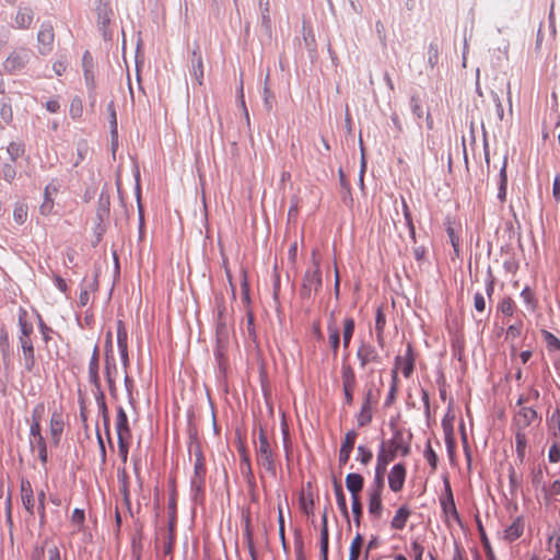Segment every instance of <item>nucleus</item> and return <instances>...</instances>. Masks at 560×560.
<instances>
[{"label":"nucleus","instance_id":"de8ad7c7","mask_svg":"<svg viewBox=\"0 0 560 560\" xmlns=\"http://www.w3.org/2000/svg\"><path fill=\"white\" fill-rule=\"evenodd\" d=\"M300 508L301 510L306 514L310 515L313 513L314 510V500L312 495H304L302 494L300 497Z\"/></svg>","mask_w":560,"mask_h":560},{"label":"nucleus","instance_id":"4d7b16f0","mask_svg":"<svg viewBox=\"0 0 560 560\" xmlns=\"http://www.w3.org/2000/svg\"><path fill=\"white\" fill-rule=\"evenodd\" d=\"M474 306L477 312L482 313L486 310V299L482 293L477 292L474 296Z\"/></svg>","mask_w":560,"mask_h":560},{"label":"nucleus","instance_id":"79ce46f5","mask_svg":"<svg viewBox=\"0 0 560 560\" xmlns=\"http://www.w3.org/2000/svg\"><path fill=\"white\" fill-rule=\"evenodd\" d=\"M506 186H508V176H506V167L505 164L500 171V185L498 191V198L501 202H504L506 199Z\"/></svg>","mask_w":560,"mask_h":560},{"label":"nucleus","instance_id":"37998d69","mask_svg":"<svg viewBox=\"0 0 560 560\" xmlns=\"http://www.w3.org/2000/svg\"><path fill=\"white\" fill-rule=\"evenodd\" d=\"M446 233L448 235L450 242L454 249L455 257H459V255H460V238H459V236L456 234L455 230L452 226L446 228Z\"/></svg>","mask_w":560,"mask_h":560},{"label":"nucleus","instance_id":"dca6fc26","mask_svg":"<svg viewBox=\"0 0 560 560\" xmlns=\"http://www.w3.org/2000/svg\"><path fill=\"white\" fill-rule=\"evenodd\" d=\"M19 341H20V346L22 349L21 359L24 363L25 370L27 372H31V371H33V369L35 366V352H34L33 342L31 339L25 340V338L19 339Z\"/></svg>","mask_w":560,"mask_h":560},{"label":"nucleus","instance_id":"5fc2aeb1","mask_svg":"<svg viewBox=\"0 0 560 560\" xmlns=\"http://www.w3.org/2000/svg\"><path fill=\"white\" fill-rule=\"evenodd\" d=\"M275 95L270 89L265 85L264 88V105L268 112L272 109Z\"/></svg>","mask_w":560,"mask_h":560},{"label":"nucleus","instance_id":"338daca9","mask_svg":"<svg viewBox=\"0 0 560 560\" xmlns=\"http://www.w3.org/2000/svg\"><path fill=\"white\" fill-rule=\"evenodd\" d=\"M48 560H62L60 550L57 546H51L47 550Z\"/></svg>","mask_w":560,"mask_h":560},{"label":"nucleus","instance_id":"13d9d810","mask_svg":"<svg viewBox=\"0 0 560 560\" xmlns=\"http://www.w3.org/2000/svg\"><path fill=\"white\" fill-rule=\"evenodd\" d=\"M523 329V323L520 322L517 324L510 325L506 330V336L513 339L521 336Z\"/></svg>","mask_w":560,"mask_h":560},{"label":"nucleus","instance_id":"473e14b6","mask_svg":"<svg viewBox=\"0 0 560 560\" xmlns=\"http://www.w3.org/2000/svg\"><path fill=\"white\" fill-rule=\"evenodd\" d=\"M7 152L12 162H16L25 154V145L22 141H11L7 147Z\"/></svg>","mask_w":560,"mask_h":560},{"label":"nucleus","instance_id":"680f3d73","mask_svg":"<svg viewBox=\"0 0 560 560\" xmlns=\"http://www.w3.org/2000/svg\"><path fill=\"white\" fill-rule=\"evenodd\" d=\"M411 551L415 556V560H422V556H423V551H424V548L421 544H419L418 541H412L411 542Z\"/></svg>","mask_w":560,"mask_h":560},{"label":"nucleus","instance_id":"7c9ffc66","mask_svg":"<svg viewBox=\"0 0 560 560\" xmlns=\"http://www.w3.org/2000/svg\"><path fill=\"white\" fill-rule=\"evenodd\" d=\"M374 406L362 404L360 411L357 416V423L359 428L369 425L373 419Z\"/></svg>","mask_w":560,"mask_h":560},{"label":"nucleus","instance_id":"72a5a7b5","mask_svg":"<svg viewBox=\"0 0 560 560\" xmlns=\"http://www.w3.org/2000/svg\"><path fill=\"white\" fill-rule=\"evenodd\" d=\"M33 12L30 9L20 10L15 16L19 28H28L33 22Z\"/></svg>","mask_w":560,"mask_h":560},{"label":"nucleus","instance_id":"9d476101","mask_svg":"<svg viewBox=\"0 0 560 560\" xmlns=\"http://www.w3.org/2000/svg\"><path fill=\"white\" fill-rule=\"evenodd\" d=\"M407 477V468L405 463L395 464L388 472V487L397 493L400 492L405 486Z\"/></svg>","mask_w":560,"mask_h":560},{"label":"nucleus","instance_id":"1a4fd4ad","mask_svg":"<svg viewBox=\"0 0 560 560\" xmlns=\"http://www.w3.org/2000/svg\"><path fill=\"white\" fill-rule=\"evenodd\" d=\"M357 358L362 369L366 368L369 364L382 363V357L380 355L376 348L373 345L364 341H362L358 347Z\"/></svg>","mask_w":560,"mask_h":560},{"label":"nucleus","instance_id":"6e6552de","mask_svg":"<svg viewBox=\"0 0 560 560\" xmlns=\"http://www.w3.org/2000/svg\"><path fill=\"white\" fill-rule=\"evenodd\" d=\"M384 491V485H374L371 483L368 490L369 498V513L376 520L381 518L383 515V501L382 495Z\"/></svg>","mask_w":560,"mask_h":560},{"label":"nucleus","instance_id":"e2e57ef3","mask_svg":"<svg viewBox=\"0 0 560 560\" xmlns=\"http://www.w3.org/2000/svg\"><path fill=\"white\" fill-rule=\"evenodd\" d=\"M477 524H478V532L480 534V539H481L482 546L486 550H490V541L487 537L485 528L480 521H477Z\"/></svg>","mask_w":560,"mask_h":560},{"label":"nucleus","instance_id":"39448f33","mask_svg":"<svg viewBox=\"0 0 560 560\" xmlns=\"http://www.w3.org/2000/svg\"><path fill=\"white\" fill-rule=\"evenodd\" d=\"M33 57V51L28 48L20 47L10 52L3 61V69L10 74L23 70Z\"/></svg>","mask_w":560,"mask_h":560},{"label":"nucleus","instance_id":"2f4dec72","mask_svg":"<svg viewBox=\"0 0 560 560\" xmlns=\"http://www.w3.org/2000/svg\"><path fill=\"white\" fill-rule=\"evenodd\" d=\"M334 491H335V495H336L337 505H338L341 514L346 518H348L349 513H348L347 501H346V497H345L342 486L340 482H338V481L334 482Z\"/></svg>","mask_w":560,"mask_h":560},{"label":"nucleus","instance_id":"aec40b11","mask_svg":"<svg viewBox=\"0 0 560 560\" xmlns=\"http://www.w3.org/2000/svg\"><path fill=\"white\" fill-rule=\"evenodd\" d=\"M386 327V316L383 310V306H378L376 308L375 314V334H376V342L380 346V348H384L385 346V331Z\"/></svg>","mask_w":560,"mask_h":560},{"label":"nucleus","instance_id":"2eb2a0df","mask_svg":"<svg viewBox=\"0 0 560 560\" xmlns=\"http://www.w3.org/2000/svg\"><path fill=\"white\" fill-rule=\"evenodd\" d=\"M128 334L125 327V324L122 320L117 322V346L119 349L120 358L122 361V365L125 370L128 366L129 359H128Z\"/></svg>","mask_w":560,"mask_h":560},{"label":"nucleus","instance_id":"cd10ccee","mask_svg":"<svg viewBox=\"0 0 560 560\" xmlns=\"http://www.w3.org/2000/svg\"><path fill=\"white\" fill-rule=\"evenodd\" d=\"M341 381L342 388L355 389L357 376L355 372L350 364H342L341 366Z\"/></svg>","mask_w":560,"mask_h":560},{"label":"nucleus","instance_id":"20e7f679","mask_svg":"<svg viewBox=\"0 0 560 560\" xmlns=\"http://www.w3.org/2000/svg\"><path fill=\"white\" fill-rule=\"evenodd\" d=\"M105 375L108 384L110 396L117 397L116 380L118 377V368L113 353L112 332L106 336V352H105Z\"/></svg>","mask_w":560,"mask_h":560},{"label":"nucleus","instance_id":"6e6d98bb","mask_svg":"<svg viewBox=\"0 0 560 560\" xmlns=\"http://www.w3.org/2000/svg\"><path fill=\"white\" fill-rule=\"evenodd\" d=\"M548 459H549L550 463H558V462H560V445L559 444L553 443L549 447Z\"/></svg>","mask_w":560,"mask_h":560},{"label":"nucleus","instance_id":"ea45409f","mask_svg":"<svg viewBox=\"0 0 560 560\" xmlns=\"http://www.w3.org/2000/svg\"><path fill=\"white\" fill-rule=\"evenodd\" d=\"M27 206L25 203H16L13 210V219L18 224H23L27 220Z\"/></svg>","mask_w":560,"mask_h":560},{"label":"nucleus","instance_id":"c756f323","mask_svg":"<svg viewBox=\"0 0 560 560\" xmlns=\"http://www.w3.org/2000/svg\"><path fill=\"white\" fill-rule=\"evenodd\" d=\"M191 63H192L191 74L195 77L198 84L202 85L203 84V62H202V57L199 52H197V51L192 52Z\"/></svg>","mask_w":560,"mask_h":560},{"label":"nucleus","instance_id":"a878e982","mask_svg":"<svg viewBox=\"0 0 560 560\" xmlns=\"http://www.w3.org/2000/svg\"><path fill=\"white\" fill-rule=\"evenodd\" d=\"M390 463L392 462L388 460L387 458L376 454L375 474H374V479H373L372 483L378 485V486L384 485V476L387 470V466Z\"/></svg>","mask_w":560,"mask_h":560},{"label":"nucleus","instance_id":"58836bf2","mask_svg":"<svg viewBox=\"0 0 560 560\" xmlns=\"http://www.w3.org/2000/svg\"><path fill=\"white\" fill-rule=\"evenodd\" d=\"M357 438H358V433L357 431L354 430H348L345 435H343V439H342V442H341V445H340V448L341 450H345V451H350L352 452L353 451V447H354V444H355V441H357Z\"/></svg>","mask_w":560,"mask_h":560},{"label":"nucleus","instance_id":"bf43d9fd","mask_svg":"<svg viewBox=\"0 0 560 560\" xmlns=\"http://www.w3.org/2000/svg\"><path fill=\"white\" fill-rule=\"evenodd\" d=\"M45 412V405L43 402L37 404L32 411V421H42Z\"/></svg>","mask_w":560,"mask_h":560},{"label":"nucleus","instance_id":"4468645a","mask_svg":"<svg viewBox=\"0 0 560 560\" xmlns=\"http://www.w3.org/2000/svg\"><path fill=\"white\" fill-rule=\"evenodd\" d=\"M38 51L42 55H48L52 50L55 32L51 25L43 24L38 34Z\"/></svg>","mask_w":560,"mask_h":560},{"label":"nucleus","instance_id":"8fccbe9b","mask_svg":"<svg viewBox=\"0 0 560 560\" xmlns=\"http://www.w3.org/2000/svg\"><path fill=\"white\" fill-rule=\"evenodd\" d=\"M261 10V21L266 26L270 25V2L269 0H258Z\"/></svg>","mask_w":560,"mask_h":560},{"label":"nucleus","instance_id":"603ef678","mask_svg":"<svg viewBox=\"0 0 560 560\" xmlns=\"http://www.w3.org/2000/svg\"><path fill=\"white\" fill-rule=\"evenodd\" d=\"M424 458L428 462V464L431 466V468L433 470H435L436 469V465H438V455L434 452V450L432 448L430 443L427 444V447H425V451H424Z\"/></svg>","mask_w":560,"mask_h":560},{"label":"nucleus","instance_id":"0e129e2a","mask_svg":"<svg viewBox=\"0 0 560 560\" xmlns=\"http://www.w3.org/2000/svg\"><path fill=\"white\" fill-rule=\"evenodd\" d=\"M411 109L412 113L418 117L421 118L423 115L422 106L420 104V101L418 97H411Z\"/></svg>","mask_w":560,"mask_h":560},{"label":"nucleus","instance_id":"f8f14e48","mask_svg":"<svg viewBox=\"0 0 560 560\" xmlns=\"http://www.w3.org/2000/svg\"><path fill=\"white\" fill-rule=\"evenodd\" d=\"M394 366L396 368V370H400L406 378H409L412 375L415 370V355L411 345L407 346L404 355H397L395 358Z\"/></svg>","mask_w":560,"mask_h":560},{"label":"nucleus","instance_id":"7ed1b4c3","mask_svg":"<svg viewBox=\"0 0 560 560\" xmlns=\"http://www.w3.org/2000/svg\"><path fill=\"white\" fill-rule=\"evenodd\" d=\"M194 474L190 479V487L195 498H197L203 495L207 475L205 456L199 445L194 447Z\"/></svg>","mask_w":560,"mask_h":560},{"label":"nucleus","instance_id":"a18cd8bd","mask_svg":"<svg viewBox=\"0 0 560 560\" xmlns=\"http://www.w3.org/2000/svg\"><path fill=\"white\" fill-rule=\"evenodd\" d=\"M351 505H352V513H353V520L357 526H360L361 524V517H362V503L360 497L351 498Z\"/></svg>","mask_w":560,"mask_h":560},{"label":"nucleus","instance_id":"6ab92c4d","mask_svg":"<svg viewBox=\"0 0 560 560\" xmlns=\"http://www.w3.org/2000/svg\"><path fill=\"white\" fill-rule=\"evenodd\" d=\"M115 429H116L117 438H120V436L131 438V429L129 427L128 417L121 406H119L117 408Z\"/></svg>","mask_w":560,"mask_h":560},{"label":"nucleus","instance_id":"b1692460","mask_svg":"<svg viewBox=\"0 0 560 560\" xmlns=\"http://www.w3.org/2000/svg\"><path fill=\"white\" fill-rule=\"evenodd\" d=\"M328 342L334 357H337L340 346V331L339 327L334 319H330L327 324Z\"/></svg>","mask_w":560,"mask_h":560},{"label":"nucleus","instance_id":"f257e3e1","mask_svg":"<svg viewBox=\"0 0 560 560\" xmlns=\"http://www.w3.org/2000/svg\"><path fill=\"white\" fill-rule=\"evenodd\" d=\"M411 452L410 436L406 438L399 430L395 431L390 439L380 443L377 454L390 462L397 456L406 457Z\"/></svg>","mask_w":560,"mask_h":560},{"label":"nucleus","instance_id":"052dcab7","mask_svg":"<svg viewBox=\"0 0 560 560\" xmlns=\"http://www.w3.org/2000/svg\"><path fill=\"white\" fill-rule=\"evenodd\" d=\"M2 174L5 180L12 182L16 176V171L13 165L5 164L2 170Z\"/></svg>","mask_w":560,"mask_h":560},{"label":"nucleus","instance_id":"f704fd0d","mask_svg":"<svg viewBox=\"0 0 560 560\" xmlns=\"http://www.w3.org/2000/svg\"><path fill=\"white\" fill-rule=\"evenodd\" d=\"M380 394V388H376L373 384L366 386L362 404L375 407L378 402Z\"/></svg>","mask_w":560,"mask_h":560},{"label":"nucleus","instance_id":"f3484780","mask_svg":"<svg viewBox=\"0 0 560 560\" xmlns=\"http://www.w3.org/2000/svg\"><path fill=\"white\" fill-rule=\"evenodd\" d=\"M30 447L33 453H37L39 460L45 465L48 460L47 443L43 434L28 436Z\"/></svg>","mask_w":560,"mask_h":560},{"label":"nucleus","instance_id":"9b49d317","mask_svg":"<svg viewBox=\"0 0 560 560\" xmlns=\"http://www.w3.org/2000/svg\"><path fill=\"white\" fill-rule=\"evenodd\" d=\"M65 430V417L61 410L55 409L51 412L49 420V435L50 441L54 445H58L60 443L62 433Z\"/></svg>","mask_w":560,"mask_h":560},{"label":"nucleus","instance_id":"5701e85b","mask_svg":"<svg viewBox=\"0 0 560 560\" xmlns=\"http://www.w3.org/2000/svg\"><path fill=\"white\" fill-rule=\"evenodd\" d=\"M411 515V511L407 505H401L390 521V527L396 530H402Z\"/></svg>","mask_w":560,"mask_h":560},{"label":"nucleus","instance_id":"c9c22d12","mask_svg":"<svg viewBox=\"0 0 560 560\" xmlns=\"http://www.w3.org/2000/svg\"><path fill=\"white\" fill-rule=\"evenodd\" d=\"M515 447L517 457L523 460L526 455L527 438L524 432H515Z\"/></svg>","mask_w":560,"mask_h":560},{"label":"nucleus","instance_id":"864d4df0","mask_svg":"<svg viewBox=\"0 0 560 560\" xmlns=\"http://www.w3.org/2000/svg\"><path fill=\"white\" fill-rule=\"evenodd\" d=\"M521 296L527 305H529L533 310L536 307V299L534 292L528 288H524L521 292Z\"/></svg>","mask_w":560,"mask_h":560},{"label":"nucleus","instance_id":"f03ea898","mask_svg":"<svg viewBox=\"0 0 560 560\" xmlns=\"http://www.w3.org/2000/svg\"><path fill=\"white\" fill-rule=\"evenodd\" d=\"M255 452L258 466L262 467L272 477H276L277 469L273 451L262 427L259 428L258 443L256 445Z\"/></svg>","mask_w":560,"mask_h":560},{"label":"nucleus","instance_id":"a211bd4d","mask_svg":"<svg viewBox=\"0 0 560 560\" xmlns=\"http://www.w3.org/2000/svg\"><path fill=\"white\" fill-rule=\"evenodd\" d=\"M21 499H22V503H23V506L25 508V510L31 515H33L34 508H35V499H34L32 485L26 479L21 480Z\"/></svg>","mask_w":560,"mask_h":560},{"label":"nucleus","instance_id":"ddd939ff","mask_svg":"<svg viewBox=\"0 0 560 560\" xmlns=\"http://www.w3.org/2000/svg\"><path fill=\"white\" fill-rule=\"evenodd\" d=\"M537 420V412L530 407H522L515 412L513 418V425L516 431L523 432L524 429L529 427L534 421Z\"/></svg>","mask_w":560,"mask_h":560},{"label":"nucleus","instance_id":"774afa93","mask_svg":"<svg viewBox=\"0 0 560 560\" xmlns=\"http://www.w3.org/2000/svg\"><path fill=\"white\" fill-rule=\"evenodd\" d=\"M551 429L556 431H560V411H555L550 418Z\"/></svg>","mask_w":560,"mask_h":560},{"label":"nucleus","instance_id":"c85d7f7f","mask_svg":"<svg viewBox=\"0 0 560 560\" xmlns=\"http://www.w3.org/2000/svg\"><path fill=\"white\" fill-rule=\"evenodd\" d=\"M355 322L352 317H346L342 322V345L348 349L354 334Z\"/></svg>","mask_w":560,"mask_h":560},{"label":"nucleus","instance_id":"423d86ee","mask_svg":"<svg viewBox=\"0 0 560 560\" xmlns=\"http://www.w3.org/2000/svg\"><path fill=\"white\" fill-rule=\"evenodd\" d=\"M314 268L307 270L302 284V294L311 296L312 292H318L322 288V272L319 267V258L315 250L312 253Z\"/></svg>","mask_w":560,"mask_h":560},{"label":"nucleus","instance_id":"412c9836","mask_svg":"<svg viewBox=\"0 0 560 560\" xmlns=\"http://www.w3.org/2000/svg\"><path fill=\"white\" fill-rule=\"evenodd\" d=\"M346 487L351 493V498L360 497V492L364 486V478L357 472H350L346 476Z\"/></svg>","mask_w":560,"mask_h":560},{"label":"nucleus","instance_id":"3c124183","mask_svg":"<svg viewBox=\"0 0 560 560\" xmlns=\"http://www.w3.org/2000/svg\"><path fill=\"white\" fill-rule=\"evenodd\" d=\"M402 210H404V218H405L406 224H407V226L409 229V232H410V236L415 240L416 229H415V225H413V222H412L411 212L409 210L408 205L405 201L402 202Z\"/></svg>","mask_w":560,"mask_h":560},{"label":"nucleus","instance_id":"4be33fe9","mask_svg":"<svg viewBox=\"0 0 560 560\" xmlns=\"http://www.w3.org/2000/svg\"><path fill=\"white\" fill-rule=\"evenodd\" d=\"M524 532V522L521 517H516L510 526L503 532V539L508 542H512L520 538Z\"/></svg>","mask_w":560,"mask_h":560},{"label":"nucleus","instance_id":"69168bd1","mask_svg":"<svg viewBox=\"0 0 560 560\" xmlns=\"http://www.w3.org/2000/svg\"><path fill=\"white\" fill-rule=\"evenodd\" d=\"M546 494L549 497H556L560 494V480H555L546 490Z\"/></svg>","mask_w":560,"mask_h":560},{"label":"nucleus","instance_id":"bb28decb","mask_svg":"<svg viewBox=\"0 0 560 560\" xmlns=\"http://www.w3.org/2000/svg\"><path fill=\"white\" fill-rule=\"evenodd\" d=\"M89 377L90 382L100 387V375H98V347L95 346L92 357L89 362Z\"/></svg>","mask_w":560,"mask_h":560},{"label":"nucleus","instance_id":"e433bc0d","mask_svg":"<svg viewBox=\"0 0 560 560\" xmlns=\"http://www.w3.org/2000/svg\"><path fill=\"white\" fill-rule=\"evenodd\" d=\"M373 458V452L371 448H369L365 445H359L357 447V460L363 465L366 466L371 463Z\"/></svg>","mask_w":560,"mask_h":560},{"label":"nucleus","instance_id":"4c0bfd02","mask_svg":"<svg viewBox=\"0 0 560 560\" xmlns=\"http://www.w3.org/2000/svg\"><path fill=\"white\" fill-rule=\"evenodd\" d=\"M363 544V538L361 534H357L352 539L350 549H349V560H358L361 553V548Z\"/></svg>","mask_w":560,"mask_h":560},{"label":"nucleus","instance_id":"c03bdc74","mask_svg":"<svg viewBox=\"0 0 560 560\" xmlns=\"http://www.w3.org/2000/svg\"><path fill=\"white\" fill-rule=\"evenodd\" d=\"M515 307L516 305L510 296H505L499 304V311L505 316H512Z\"/></svg>","mask_w":560,"mask_h":560},{"label":"nucleus","instance_id":"49530a36","mask_svg":"<svg viewBox=\"0 0 560 560\" xmlns=\"http://www.w3.org/2000/svg\"><path fill=\"white\" fill-rule=\"evenodd\" d=\"M84 521V511L81 509H74L71 515V524L75 526L78 530H81L83 528Z\"/></svg>","mask_w":560,"mask_h":560},{"label":"nucleus","instance_id":"09e8293b","mask_svg":"<svg viewBox=\"0 0 560 560\" xmlns=\"http://www.w3.org/2000/svg\"><path fill=\"white\" fill-rule=\"evenodd\" d=\"M19 326H20V331H21L19 339H24V338H25V340L31 339V335L33 332V325L27 323L23 317H20Z\"/></svg>","mask_w":560,"mask_h":560},{"label":"nucleus","instance_id":"0eeeda50","mask_svg":"<svg viewBox=\"0 0 560 560\" xmlns=\"http://www.w3.org/2000/svg\"><path fill=\"white\" fill-rule=\"evenodd\" d=\"M444 488H445L444 494L440 498L442 512L447 521L450 518H452L454 522L460 524V516L457 512L455 501H454L453 491H452L448 480L444 481Z\"/></svg>","mask_w":560,"mask_h":560},{"label":"nucleus","instance_id":"393cba45","mask_svg":"<svg viewBox=\"0 0 560 560\" xmlns=\"http://www.w3.org/2000/svg\"><path fill=\"white\" fill-rule=\"evenodd\" d=\"M328 542H329V534H328V521H327V511H324L322 516V529H320V553L323 560H328Z\"/></svg>","mask_w":560,"mask_h":560},{"label":"nucleus","instance_id":"a19ab883","mask_svg":"<svg viewBox=\"0 0 560 560\" xmlns=\"http://www.w3.org/2000/svg\"><path fill=\"white\" fill-rule=\"evenodd\" d=\"M117 440H118L117 441L118 442V453H119V456L125 465L128 459L129 445H130L131 438L120 436V438H117Z\"/></svg>","mask_w":560,"mask_h":560}]
</instances>
